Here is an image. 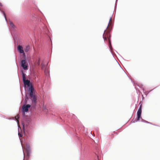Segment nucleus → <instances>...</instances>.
<instances>
[{
	"mask_svg": "<svg viewBox=\"0 0 160 160\" xmlns=\"http://www.w3.org/2000/svg\"><path fill=\"white\" fill-rule=\"evenodd\" d=\"M21 72L22 75V81L24 84V88H26V85L28 87L27 89V91L28 92V95L29 96L30 99L31 100L33 104L32 107L34 108L35 107L37 101V98L34 93V89L32 83L30 82V80L26 79V74L24 73V71L22 70Z\"/></svg>",
	"mask_w": 160,
	"mask_h": 160,
	"instance_id": "nucleus-1",
	"label": "nucleus"
},
{
	"mask_svg": "<svg viewBox=\"0 0 160 160\" xmlns=\"http://www.w3.org/2000/svg\"><path fill=\"white\" fill-rule=\"evenodd\" d=\"M30 102V100H29L28 97L26 93L25 96V99L24 101V104L22 108V113L27 112L28 111L29 108L31 107V105L29 104H27L28 102Z\"/></svg>",
	"mask_w": 160,
	"mask_h": 160,
	"instance_id": "nucleus-2",
	"label": "nucleus"
},
{
	"mask_svg": "<svg viewBox=\"0 0 160 160\" xmlns=\"http://www.w3.org/2000/svg\"><path fill=\"white\" fill-rule=\"evenodd\" d=\"M27 62L28 60H25L24 59H22L21 61V66L23 70L28 69V65Z\"/></svg>",
	"mask_w": 160,
	"mask_h": 160,
	"instance_id": "nucleus-3",
	"label": "nucleus"
},
{
	"mask_svg": "<svg viewBox=\"0 0 160 160\" xmlns=\"http://www.w3.org/2000/svg\"><path fill=\"white\" fill-rule=\"evenodd\" d=\"M25 121L26 126L30 128H31L33 123L32 119L30 117H27L25 118Z\"/></svg>",
	"mask_w": 160,
	"mask_h": 160,
	"instance_id": "nucleus-4",
	"label": "nucleus"
},
{
	"mask_svg": "<svg viewBox=\"0 0 160 160\" xmlns=\"http://www.w3.org/2000/svg\"><path fill=\"white\" fill-rule=\"evenodd\" d=\"M142 114V110H138L137 112V118L136 119L134 120L133 119L132 121V122L135 123L138 121L140 119Z\"/></svg>",
	"mask_w": 160,
	"mask_h": 160,
	"instance_id": "nucleus-5",
	"label": "nucleus"
},
{
	"mask_svg": "<svg viewBox=\"0 0 160 160\" xmlns=\"http://www.w3.org/2000/svg\"><path fill=\"white\" fill-rule=\"evenodd\" d=\"M17 50L19 52L20 54L24 53V52L22 47L20 45H19L18 46Z\"/></svg>",
	"mask_w": 160,
	"mask_h": 160,
	"instance_id": "nucleus-6",
	"label": "nucleus"
},
{
	"mask_svg": "<svg viewBox=\"0 0 160 160\" xmlns=\"http://www.w3.org/2000/svg\"><path fill=\"white\" fill-rule=\"evenodd\" d=\"M9 24L12 28L14 29L15 28V26L12 21H9Z\"/></svg>",
	"mask_w": 160,
	"mask_h": 160,
	"instance_id": "nucleus-7",
	"label": "nucleus"
},
{
	"mask_svg": "<svg viewBox=\"0 0 160 160\" xmlns=\"http://www.w3.org/2000/svg\"><path fill=\"white\" fill-rule=\"evenodd\" d=\"M29 49H30L29 46L28 45L24 49V51L25 52H27L29 50Z\"/></svg>",
	"mask_w": 160,
	"mask_h": 160,
	"instance_id": "nucleus-8",
	"label": "nucleus"
},
{
	"mask_svg": "<svg viewBox=\"0 0 160 160\" xmlns=\"http://www.w3.org/2000/svg\"><path fill=\"white\" fill-rule=\"evenodd\" d=\"M26 150H30V147L29 144H27L26 145Z\"/></svg>",
	"mask_w": 160,
	"mask_h": 160,
	"instance_id": "nucleus-9",
	"label": "nucleus"
},
{
	"mask_svg": "<svg viewBox=\"0 0 160 160\" xmlns=\"http://www.w3.org/2000/svg\"><path fill=\"white\" fill-rule=\"evenodd\" d=\"M22 54L23 56V59H24L25 60H28L25 52H24V53H22Z\"/></svg>",
	"mask_w": 160,
	"mask_h": 160,
	"instance_id": "nucleus-10",
	"label": "nucleus"
},
{
	"mask_svg": "<svg viewBox=\"0 0 160 160\" xmlns=\"http://www.w3.org/2000/svg\"><path fill=\"white\" fill-rule=\"evenodd\" d=\"M111 19H112V17H110V19H109V22L108 23V26H107V28L104 31V33H103V36H104V34L105 32V31H106V30H107V29L108 28V26H109V23H110V21H111Z\"/></svg>",
	"mask_w": 160,
	"mask_h": 160,
	"instance_id": "nucleus-11",
	"label": "nucleus"
},
{
	"mask_svg": "<svg viewBox=\"0 0 160 160\" xmlns=\"http://www.w3.org/2000/svg\"><path fill=\"white\" fill-rule=\"evenodd\" d=\"M26 153L28 157H29L31 153V150H26Z\"/></svg>",
	"mask_w": 160,
	"mask_h": 160,
	"instance_id": "nucleus-12",
	"label": "nucleus"
},
{
	"mask_svg": "<svg viewBox=\"0 0 160 160\" xmlns=\"http://www.w3.org/2000/svg\"><path fill=\"white\" fill-rule=\"evenodd\" d=\"M44 72L45 74L47 75L49 73V71L48 69L47 68H45L44 69Z\"/></svg>",
	"mask_w": 160,
	"mask_h": 160,
	"instance_id": "nucleus-13",
	"label": "nucleus"
},
{
	"mask_svg": "<svg viewBox=\"0 0 160 160\" xmlns=\"http://www.w3.org/2000/svg\"><path fill=\"white\" fill-rule=\"evenodd\" d=\"M109 48H110V50H111V52H112V46H111V41H109Z\"/></svg>",
	"mask_w": 160,
	"mask_h": 160,
	"instance_id": "nucleus-14",
	"label": "nucleus"
},
{
	"mask_svg": "<svg viewBox=\"0 0 160 160\" xmlns=\"http://www.w3.org/2000/svg\"><path fill=\"white\" fill-rule=\"evenodd\" d=\"M41 66L42 69H43L45 67V65L43 63L41 64Z\"/></svg>",
	"mask_w": 160,
	"mask_h": 160,
	"instance_id": "nucleus-15",
	"label": "nucleus"
},
{
	"mask_svg": "<svg viewBox=\"0 0 160 160\" xmlns=\"http://www.w3.org/2000/svg\"><path fill=\"white\" fill-rule=\"evenodd\" d=\"M18 136L19 137L21 138V137H22V134L21 133H20V132H19V131L18 132Z\"/></svg>",
	"mask_w": 160,
	"mask_h": 160,
	"instance_id": "nucleus-16",
	"label": "nucleus"
},
{
	"mask_svg": "<svg viewBox=\"0 0 160 160\" xmlns=\"http://www.w3.org/2000/svg\"><path fill=\"white\" fill-rule=\"evenodd\" d=\"M141 119V121L142 122H145V123H146V121L143 119L142 118H140Z\"/></svg>",
	"mask_w": 160,
	"mask_h": 160,
	"instance_id": "nucleus-17",
	"label": "nucleus"
},
{
	"mask_svg": "<svg viewBox=\"0 0 160 160\" xmlns=\"http://www.w3.org/2000/svg\"><path fill=\"white\" fill-rule=\"evenodd\" d=\"M25 112H24V113H23L22 112V116L23 118H24V117L25 118H27V117L25 115Z\"/></svg>",
	"mask_w": 160,
	"mask_h": 160,
	"instance_id": "nucleus-18",
	"label": "nucleus"
},
{
	"mask_svg": "<svg viewBox=\"0 0 160 160\" xmlns=\"http://www.w3.org/2000/svg\"><path fill=\"white\" fill-rule=\"evenodd\" d=\"M142 106L141 105H140L139 106V107L138 110H142Z\"/></svg>",
	"mask_w": 160,
	"mask_h": 160,
	"instance_id": "nucleus-19",
	"label": "nucleus"
},
{
	"mask_svg": "<svg viewBox=\"0 0 160 160\" xmlns=\"http://www.w3.org/2000/svg\"><path fill=\"white\" fill-rule=\"evenodd\" d=\"M16 119H19V115H17L15 117Z\"/></svg>",
	"mask_w": 160,
	"mask_h": 160,
	"instance_id": "nucleus-20",
	"label": "nucleus"
},
{
	"mask_svg": "<svg viewBox=\"0 0 160 160\" xmlns=\"http://www.w3.org/2000/svg\"><path fill=\"white\" fill-rule=\"evenodd\" d=\"M103 38L104 39V41H106L107 40V38L106 37H103Z\"/></svg>",
	"mask_w": 160,
	"mask_h": 160,
	"instance_id": "nucleus-21",
	"label": "nucleus"
},
{
	"mask_svg": "<svg viewBox=\"0 0 160 160\" xmlns=\"http://www.w3.org/2000/svg\"><path fill=\"white\" fill-rule=\"evenodd\" d=\"M39 64H40V59H39V60H38V65H39Z\"/></svg>",
	"mask_w": 160,
	"mask_h": 160,
	"instance_id": "nucleus-22",
	"label": "nucleus"
},
{
	"mask_svg": "<svg viewBox=\"0 0 160 160\" xmlns=\"http://www.w3.org/2000/svg\"><path fill=\"white\" fill-rule=\"evenodd\" d=\"M146 123L152 124V123L151 122H148V121H146Z\"/></svg>",
	"mask_w": 160,
	"mask_h": 160,
	"instance_id": "nucleus-23",
	"label": "nucleus"
},
{
	"mask_svg": "<svg viewBox=\"0 0 160 160\" xmlns=\"http://www.w3.org/2000/svg\"><path fill=\"white\" fill-rule=\"evenodd\" d=\"M23 155H24V157H23V160H24V158H25V154L24 153V152L23 151Z\"/></svg>",
	"mask_w": 160,
	"mask_h": 160,
	"instance_id": "nucleus-24",
	"label": "nucleus"
},
{
	"mask_svg": "<svg viewBox=\"0 0 160 160\" xmlns=\"http://www.w3.org/2000/svg\"><path fill=\"white\" fill-rule=\"evenodd\" d=\"M0 6L1 7H2L3 6L1 2L0 3Z\"/></svg>",
	"mask_w": 160,
	"mask_h": 160,
	"instance_id": "nucleus-25",
	"label": "nucleus"
},
{
	"mask_svg": "<svg viewBox=\"0 0 160 160\" xmlns=\"http://www.w3.org/2000/svg\"><path fill=\"white\" fill-rule=\"evenodd\" d=\"M22 125L23 127V128H24V123H22Z\"/></svg>",
	"mask_w": 160,
	"mask_h": 160,
	"instance_id": "nucleus-26",
	"label": "nucleus"
},
{
	"mask_svg": "<svg viewBox=\"0 0 160 160\" xmlns=\"http://www.w3.org/2000/svg\"><path fill=\"white\" fill-rule=\"evenodd\" d=\"M118 0H116V2Z\"/></svg>",
	"mask_w": 160,
	"mask_h": 160,
	"instance_id": "nucleus-27",
	"label": "nucleus"
}]
</instances>
